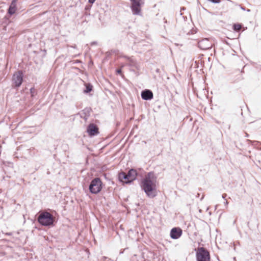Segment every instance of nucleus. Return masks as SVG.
Instances as JSON below:
<instances>
[{
	"label": "nucleus",
	"mask_w": 261,
	"mask_h": 261,
	"mask_svg": "<svg viewBox=\"0 0 261 261\" xmlns=\"http://www.w3.org/2000/svg\"><path fill=\"white\" fill-rule=\"evenodd\" d=\"M101 181L99 178H95L93 179L89 186V190L93 194L99 193L102 188Z\"/></svg>",
	"instance_id": "obj_5"
},
{
	"label": "nucleus",
	"mask_w": 261,
	"mask_h": 261,
	"mask_svg": "<svg viewBox=\"0 0 261 261\" xmlns=\"http://www.w3.org/2000/svg\"><path fill=\"white\" fill-rule=\"evenodd\" d=\"M132 2V10L134 14L139 15L140 13L141 6L143 4L144 0H131Z\"/></svg>",
	"instance_id": "obj_6"
},
{
	"label": "nucleus",
	"mask_w": 261,
	"mask_h": 261,
	"mask_svg": "<svg viewBox=\"0 0 261 261\" xmlns=\"http://www.w3.org/2000/svg\"><path fill=\"white\" fill-rule=\"evenodd\" d=\"M117 72L118 73H121V69H118V70H117Z\"/></svg>",
	"instance_id": "obj_17"
},
{
	"label": "nucleus",
	"mask_w": 261,
	"mask_h": 261,
	"mask_svg": "<svg viewBox=\"0 0 261 261\" xmlns=\"http://www.w3.org/2000/svg\"><path fill=\"white\" fill-rule=\"evenodd\" d=\"M228 203V202L227 201L225 202V205H227Z\"/></svg>",
	"instance_id": "obj_18"
},
{
	"label": "nucleus",
	"mask_w": 261,
	"mask_h": 261,
	"mask_svg": "<svg viewBox=\"0 0 261 261\" xmlns=\"http://www.w3.org/2000/svg\"><path fill=\"white\" fill-rule=\"evenodd\" d=\"M23 81V73L21 71H18L13 74L12 77L13 84L15 87H19Z\"/></svg>",
	"instance_id": "obj_7"
},
{
	"label": "nucleus",
	"mask_w": 261,
	"mask_h": 261,
	"mask_svg": "<svg viewBox=\"0 0 261 261\" xmlns=\"http://www.w3.org/2000/svg\"><path fill=\"white\" fill-rule=\"evenodd\" d=\"M182 234V230L179 228H173L170 232V237L173 239H178Z\"/></svg>",
	"instance_id": "obj_9"
},
{
	"label": "nucleus",
	"mask_w": 261,
	"mask_h": 261,
	"mask_svg": "<svg viewBox=\"0 0 261 261\" xmlns=\"http://www.w3.org/2000/svg\"><path fill=\"white\" fill-rule=\"evenodd\" d=\"M96 0H88V2L90 4H93Z\"/></svg>",
	"instance_id": "obj_15"
},
{
	"label": "nucleus",
	"mask_w": 261,
	"mask_h": 261,
	"mask_svg": "<svg viewBox=\"0 0 261 261\" xmlns=\"http://www.w3.org/2000/svg\"><path fill=\"white\" fill-rule=\"evenodd\" d=\"M153 93L150 90H145L141 92V97L145 100H151L153 98Z\"/></svg>",
	"instance_id": "obj_10"
},
{
	"label": "nucleus",
	"mask_w": 261,
	"mask_h": 261,
	"mask_svg": "<svg viewBox=\"0 0 261 261\" xmlns=\"http://www.w3.org/2000/svg\"><path fill=\"white\" fill-rule=\"evenodd\" d=\"M156 178L153 173H148L143 179L141 187L146 195L149 197L156 195Z\"/></svg>",
	"instance_id": "obj_1"
},
{
	"label": "nucleus",
	"mask_w": 261,
	"mask_h": 261,
	"mask_svg": "<svg viewBox=\"0 0 261 261\" xmlns=\"http://www.w3.org/2000/svg\"><path fill=\"white\" fill-rule=\"evenodd\" d=\"M32 91H33V89H31V92H32Z\"/></svg>",
	"instance_id": "obj_21"
},
{
	"label": "nucleus",
	"mask_w": 261,
	"mask_h": 261,
	"mask_svg": "<svg viewBox=\"0 0 261 261\" xmlns=\"http://www.w3.org/2000/svg\"><path fill=\"white\" fill-rule=\"evenodd\" d=\"M137 176V171L134 169L130 170L127 174L121 172L119 174L118 178L120 181L128 184L134 180Z\"/></svg>",
	"instance_id": "obj_3"
},
{
	"label": "nucleus",
	"mask_w": 261,
	"mask_h": 261,
	"mask_svg": "<svg viewBox=\"0 0 261 261\" xmlns=\"http://www.w3.org/2000/svg\"><path fill=\"white\" fill-rule=\"evenodd\" d=\"M198 46L201 49L205 50L211 48L212 44L208 39L205 38L199 41Z\"/></svg>",
	"instance_id": "obj_8"
},
{
	"label": "nucleus",
	"mask_w": 261,
	"mask_h": 261,
	"mask_svg": "<svg viewBox=\"0 0 261 261\" xmlns=\"http://www.w3.org/2000/svg\"><path fill=\"white\" fill-rule=\"evenodd\" d=\"M233 28L234 31H239L241 29L242 26L240 24H234L233 26Z\"/></svg>",
	"instance_id": "obj_13"
},
{
	"label": "nucleus",
	"mask_w": 261,
	"mask_h": 261,
	"mask_svg": "<svg viewBox=\"0 0 261 261\" xmlns=\"http://www.w3.org/2000/svg\"><path fill=\"white\" fill-rule=\"evenodd\" d=\"M17 0H13L9 6L8 13L12 15L14 14L16 11V3Z\"/></svg>",
	"instance_id": "obj_12"
},
{
	"label": "nucleus",
	"mask_w": 261,
	"mask_h": 261,
	"mask_svg": "<svg viewBox=\"0 0 261 261\" xmlns=\"http://www.w3.org/2000/svg\"><path fill=\"white\" fill-rule=\"evenodd\" d=\"M87 130L90 136H95L98 133V128L94 124H89Z\"/></svg>",
	"instance_id": "obj_11"
},
{
	"label": "nucleus",
	"mask_w": 261,
	"mask_h": 261,
	"mask_svg": "<svg viewBox=\"0 0 261 261\" xmlns=\"http://www.w3.org/2000/svg\"><path fill=\"white\" fill-rule=\"evenodd\" d=\"M241 9H242V10H245V9H244V8H243V7H241Z\"/></svg>",
	"instance_id": "obj_19"
},
{
	"label": "nucleus",
	"mask_w": 261,
	"mask_h": 261,
	"mask_svg": "<svg viewBox=\"0 0 261 261\" xmlns=\"http://www.w3.org/2000/svg\"><path fill=\"white\" fill-rule=\"evenodd\" d=\"M127 59H128V60H129L130 61H132V60L129 58H128Z\"/></svg>",
	"instance_id": "obj_20"
},
{
	"label": "nucleus",
	"mask_w": 261,
	"mask_h": 261,
	"mask_svg": "<svg viewBox=\"0 0 261 261\" xmlns=\"http://www.w3.org/2000/svg\"><path fill=\"white\" fill-rule=\"evenodd\" d=\"M54 221L53 216L47 212L41 213L38 218V221L43 226H49L53 224Z\"/></svg>",
	"instance_id": "obj_2"
},
{
	"label": "nucleus",
	"mask_w": 261,
	"mask_h": 261,
	"mask_svg": "<svg viewBox=\"0 0 261 261\" xmlns=\"http://www.w3.org/2000/svg\"><path fill=\"white\" fill-rule=\"evenodd\" d=\"M92 89V86L90 85H86V90H85L84 92L85 93H88L90 92Z\"/></svg>",
	"instance_id": "obj_14"
},
{
	"label": "nucleus",
	"mask_w": 261,
	"mask_h": 261,
	"mask_svg": "<svg viewBox=\"0 0 261 261\" xmlns=\"http://www.w3.org/2000/svg\"><path fill=\"white\" fill-rule=\"evenodd\" d=\"M226 196H227L226 194H223L222 195V198H225L226 197Z\"/></svg>",
	"instance_id": "obj_16"
},
{
	"label": "nucleus",
	"mask_w": 261,
	"mask_h": 261,
	"mask_svg": "<svg viewBox=\"0 0 261 261\" xmlns=\"http://www.w3.org/2000/svg\"><path fill=\"white\" fill-rule=\"evenodd\" d=\"M196 259L197 261H210V253L203 247L198 248L196 252Z\"/></svg>",
	"instance_id": "obj_4"
}]
</instances>
